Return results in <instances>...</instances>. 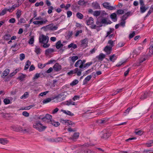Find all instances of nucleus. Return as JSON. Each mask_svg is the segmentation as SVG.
<instances>
[{
  "mask_svg": "<svg viewBox=\"0 0 153 153\" xmlns=\"http://www.w3.org/2000/svg\"><path fill=\"white\" fill-rule=\"evenodd\" d=\"M38 118L45 123H50L52 120V116L48 114H46L45 116L43 115H40L38 117Z\"/></svg>",
  "mask_w": 153,
  "mask_h": 153,
  "instance_id": "nucleus-1",
  "label": "nucleus"
},
{
  "mask_svg": "<svg viewBox=\"0 0 153 153\" xmlns=\"http://www.w3.org/2000/svg\"><path fill=\"white\" fill-rule=\"evenodd\" d=\"M34 128L36 129L39 132L44 131L47 128V126H43L40 122L34 123L33 126Z\"/></svg>",
  "mask_w": 153,
  "mask_h": 153,
  "instance_id": "nucleus-2",
  "label": "nucleus"
},
{
  "mask_svg": "<svg viewBox=\"0 0 153 153\" xmlns=\"http://www.w3.org/2000/svg\"><path fill=\"white\" fill-rule=\"evenodd\" d=\"M49 37L48 36L43 34L40 35L39 37V42L40 43H48Z\"/></svg>",
  "mask_w": 153,
  "mask_h": 153,
  "instance_id": "nucleus-3",
  "label": "nucleus"
},
{
  "mask_svg": "<svg viewBox=\"0 0 153 153\" xmlns=\"http://www.w3.org/2000/svg\"><path fill=\"white\" fill-rule=\"evenodd\" d=\"M68 94L67 92L64 91L59 94L58 96L56 97V98L57 100H59V101H61L65 100Z\"/></svg>",
  "mask_w": 153,
  "mask_h": 153,
  "instance_id": "nucleus-4",
  "label": "nucleus"
},
{
  "mask_svg": "<svg viewBox=\"0 0 153 153\" xmlns=\"http://www.w3.org/2000/svg\"><path fill=\"white\" fill-rule=\"evenodd\" d=\"M82 70L81 69H79L78 68H76L74 70H71L68 73V75L72 74L77 73V74L78 76H80L81 75Z\"/></svg>",
  "mask_w": 153,
  "mask_h": 153,
  "instance_id": "nucleus-5",
  "label": "nucleus"
},
{
  "mask_svg": "<svg viewBox=\"0 0 153 153\" xmlns=\"http://www.w3.org/2000/svg\"><path fill=\"white\" fill-rule=\"evenodd\" d=\"M46 27L48 30L52 31L56 30L58 28V27L56 26H54L53 24V23L47 25Z\"/></svg>",
  "mask_w": 153,
  "mask_h": 153,
  "instance_id": "nucleus-6",
  "label": "nucleus"
},
{
  "mask_svg": "<svg viewBox=\"0 0 153 153\" xmlns=\"http://www.w3.org/2000/svg\"><path fill=\"white\" fill-rule=\"evenodd\" d=\"M48 22V20L45 19L43 20L42 21H34L33 22V23L36 25H38L39 26L40 25H42L44 24H45Z\"/></svg>",
  "mask_w": 153,
  "mask_h": 153,
  "instance_id": "nucleus-7",
  "label": "nucleus"
},
{
  "mask_svg": "<svg viewBox=\"0 0 153 153\" xmlns=\"http://www.w3.org/2000/svg\"><path fill=\"white\" fill-rule=\"evenodd\" d=\"M103 6L106 9L109 10L114 9L115 7L110 5V4L108 2H105L102 4Z\"/></svg>",
  "mask_w": 153,
  "mask_h": 153,
  "instance_id": "nucleus-8",
  "label": "nucleus"
},
{
  "mask_svg": "<svg viewBox=\"0 0 153 153\" xmlns=\"http://www.w3.org/2000/svg\"><path fill=\"white\" fill-rule=\"evenodd\" d=\"M53 68L56 71H59L62 69L61 66L58 63L55 64L53 67Z\"/></svg>",
  "mask_w": 153,
  "mask_h": 153,
  "instance_id": "nucleus-9",
  "label": "nucleus"
},
{
  "mask_svg": "<svg viewBox=\"0 0 153 153\" xmlns=\"http://www.w3.org/2000/svg\"><path fill=\"white\" fill-rule=\"evenodd\" d=\"M105 57V55L103 53H100L99 55L96 56V58L99 61H102Z\"/></svg>",
  "mask_w": 153,
  "mask_h": 153,
  "instance_id": "nucleus-10",
  "label": "nucleus"
},
{
  "mask_svg": "<svg viewBox=\"0 0 153 153\" xmlns=\"http://www.w3.org/2000/svg\"><path fill=\"white\" fill-rule=\"evenodd\" d=\"M112 48L110 46H107L104 48V51L107 53V54H109L111 53Z\"/></svg>",
  "mask_w": 153,
  "mask_h": 153,
  "instance_id": "nucleus-11",
  "label": "nucleus"
},
{
  "mask_svg": "<svg viewBox=\"0 0 153 153\" xmlns=\"http://www.w3.org/2000/svg\"><path fill=\"white\" fill-rule=\"evenodd\" d=\"M54 50L53 48H48L45 51V54L46 55H49L54 52Z\"/></svg>",
  "mask_w": 153,
  "mask_h": 153,
  "instance_id": "nucleus-12",
  "label": "nucleus"
},
{
  "mask_svg": "<svg viewBox=\"0 0 153 153\" xmlns=\"http://www.w3.org/2000/svg\"><path fill=\"white\" fill-rule=\"evenodd\" d=\"M79 134L78 132H75V133L71 137V139L73 140H75L77 139L79 137Z\"/></svg>",
  "mask_w": 153,
  "mask_h": 153,
  "instance_id": "nucleus-13",
  "label": "nucleus"
},
{
  "mask_svg": "<svg viewBox=\"0 0 153 153\" xmlns=\"http://www.w3.org/2000/svg\"><path fill=\"white\" fill-rule=\"evenodd\" d=\"M86 22L87 25H91L94 22V19L92 17H90Z\"/></svg>",
  "mask_w": 153,
  "mask_h": 153,
  "instance_id": "nucleus-14",
  "label": "nucleus"
},
{
  "mask_svg": "<svg viewBox=\"0 0 153 153\" xmlns=\"http://www.w3.org/2000/svg\"><path fill=\"white\" fill-rule=\"evenodd\" d=\"M56 48L57 49H59L60 48L62 47L63 46V45L61 43L60 41H58L56 43Z\"/></svg>",
  "mask_w": 153,
  "mask_h": 153,
  "instance_id": "nucleus-15",
  "label": "nucleus"
},
{
  "mask_svg": "<svg viewBox=\"0 0 153 153\" xmlns=\"http://www.w3.org/2000/svg\"><path fill=\"white\" fill-rule=\"evenodd\" d=\"M92 77L91 75H88L87 76L83 81V84L85 85L89 81Z\"/></svg>",
  "mask_w": 153,
  "mask_h": 153,
  "instance_id": "nucleus-16",
  "label": "nucleus"
},
{
  "mask_svg": "<svg viewBox=\"0 0 153 153\" xmlns=\"http://www.w3.org/2000/svg\"><path fill=\"white\" fill-rule=\"evenodd\" d=\"M10 70L8 69H6L4 71L1 75V77L3 78H4V77L9 74L10 72Z\"/></svg>",
  "mask_w": 153,
  "mask_h": 153,
  "instance_id": "nucleus-17",
  "label": "nucleus"
},
{
  "mask_svg": "<svg viewBox=\"0 0 153 153\" xmlns=\"http://www.w3.org/2000/svg\"><path fill=\"white\" fill-rule=\"evenodd\" d=\"M148 9V7L145 6H142L140 7V12L141 13H144Z\"/></svg>",
  "mask_w": 153,
  "mask_h": 153,
  "instance_id": "nucleus-18",
  "label": "nucleus"
},
{
  "mask_svg": "<svg viewBox=\"0 0 153 153\" xmlns=\"http://www.w3.org/2000/svg\"><path fill=\"white\" fill-rule=\"evenodd\" d=\"M8 142V141L7 139L3 138H0V143L1 144L5 145L7 144Z\"/></svg>",
  "mask_w": 153,
  "mask_h": 153,
  "instance_id": "nucleus-19",
  "label": "nucleus"
},
{
  "mask_svg": "<svg viewBox=\"0 0 153 153\" xmlns=\"http://www.w3.org/2000/svg\"><path fill=\"white\" fill-rule=\"evenodd\" d=\"M117 58V56L115 54H113L110 56V60L112 62H114Z\"/></svg>",
  "mask_w": 153,
  "mask_h": 153,
  "instance_id": "nucleus-20",
  "label": "nucleus"
},
{
  "mask_svg": "<svg viewBox=\"0 0 153 153\" xmlns=\"http://www.w3.org/2000/svg\"><path fill=\"white\" fill-rule=\"evenodd\" d=\"M130 12H127L122 16L121 19L125 21L127 19L128 16L130 15Z\"/></svg>",
  "mask_w": 153,
  "mask_h": 153,
  "instance_id": "nucleus-21",
  "label": "nucleus"
},
{
  "mask_svg": "<svg viewBox=\"0 0 153 153\" xmlns=\"http://www.w3.org/2000/svg\"><path fill=\"white\" fill-rule=\"evenodd\" d=\"M111 136V134L109 132L104 133L101 137L103 139H107Z\"/></svg>",
  "mask_w": 153,
  "mask_h": 153,
  "instance_id": "nucleus-22",
  "label": "nucleus"
},
{
  "mask_svg": "<svg viewBox=\"0 0 153 153\" xmlns=\"http://www.w3.org/2000/svg\"><path fill=\"white\" fill-rule=\"evenodd\" d=\"M149 94V92L145 93L141 95L140 99L143 100L147 98Z\"/></svg>",
  "mask_w": 153,
  "mask_h": 153,
  "instance_id": "nucleus-23",
  "label": "nucleus"
},
{
  "mask_svg": "<svg viewBox=\"0 0 153 153\" xmlns=\"http://www.w3.org/2000/svg\"><path fill=\"white\" fill-rule=\"evenodd\" d=\"M50 123L52 124L55 127H57L60 125V123L59 122H55L53 120H52Z\"/></svg>",
  "mask_w": 153,
  "mask_h": 153,
  "instance_id": "nucleus-24",
  "label": "nucleus"
},
{
  "mask_svg": "<svg viewBox=\"0 0 153 153\" xmlns=\"http://www.w3.org/2000/svg\"><path fill=\"white\" fill-rule=\"evenodd\" d=\"M16 18L19 19L21 16L22 15V11L19 9H17V12L16 13Z\"/></svg>",
  "mask_w": 153,
  "mask_h": 153,
  "instance_id": "nucleus-25",
  "label": "nucleus"
},
{
  "mask_svg": "<svg viewBox=\"0 0 153 153\" xmlns=\"http://www.w3.org/2000/svg\"><path fill=\"white\" fill-rule=\"evenodd\" d=\"M11 37V35L9 33H7L4 35V38L5 40L8 41L10 39Z\"/></svg>",
  "mask_w": 153,
  "mask_h": 153,
  "instance_id": "nucleus-26",
  "label": "nucleus"
},
{
  "mask_svg": "<svg viewBox=\"0 0 153 153\" xmlns=\"http://www.w3.org/2000/svg\"><path fill=\"white\" fill-rule=\"evenodd\" d=\"M148 56H144L141 57L139 59V63L143 62L144 61H145L147 59Z\"/></svg>",
  "mask_w": 153,
  "mask_h": 153,
  "instance_id": "nucleus-27",
  "label": "nucleus"
},
{
  "mask_svg": "<svg viewBox=\"0 0 153 153\" xmlns=\"http://www.w3.org/2000/svg\"><path fill=\"white\" fill-rule=\"evenodd\" d=\"M88 43V39L87 38H85L83 40H82L81 41V45L82 46L85 45V46H87V45Z\"/></svg>",
  "mask_w": 153,
  "mask_h": 153,
  "instance_id": "nucleus-28",
  "label": "nucleus"
},
{
  "mask_svg": "<svg viewBox=\"0 0 153 153\" xmlns=\"http://www.w3.org/2000/svg\"><path fill=\"white\" fill-rule=\"evenodd\" d=\"M117 16L116 13H114L112 14L110 16V17L112 19H113L114 22L117 21Z\"/></svg>",
  "mask_w": 153,
  "mask_h": 153,
  "instance_id": "nucleus-29",
  "label": "nucleus"
},
{
  "mask_svg": "<svg viewBox=\"0 0 153 153\" xmlns=\"http://www.w3.org/2000/svg\"><path fill=\"white\" fill-rule=\"evenodd\" d=\"M61 111L63 112L65 114H66L70 116H73L74 115V114L72 113L71 111H66L65 110H62Z\"/></svg>",
  "mask_w": 153,
  "mask_h": 153,
  "instance_id": "nucleus-30",
  "label": "nucleus"
},
{
  "mask_svg": "<svg viewBox=\"0 0 153 153\" xmlns=\"http://www.w3.org/2000/svg\"><path fill=\"white\" fill-rule=\"evenodd\" d=\"M41 49L38 47L36 46L35 48V52L37 54H40L41 53Z\"/></svg>",
  "mask_w": 153,
  "mask_h": 153,
  "instance_id": "nucleus-31",
  "label": "nucleus"
},
{
  "mask_svg": "<svg viewBox=\"0 0 153 153\" xmlns=\"http://www.w3.org/2000/svg\"><path fill=\"white\" fill-rule=\"evenodd\" d=\"M153 53V45H151L149 48V55L151 56Z\"/></svg>",
  "mask_w": 153,
  "mask_h": 153,
  "instance_id": "nucleus-32",
  "label": "nucleus"
},
{
  "mask_svg": "<svg viewBox=\"0 0 153 153\" xmlns=\"http://www.w3.org/2000/svg\"><path fill=\"white\" fill-rule=\"evenodd\" d=\"M134 132L136 135H141L143 133V132L141 130L137 131V129L135 130Z\"/></svg>",
  "mask_w": 153,
  "mask_h": 153,
  "instance_id": "nucleus-33",
  "label": "nucleus"
},
{
  "mask_svg": "<svg viewBox=\"0 0 153 153\" xmlns=\"http://www.w3.org/2000/svg\"><path fill=\"white\" fill-rule=\"evenodd\" d=\"M31 62L29 60H27L26 64V65L25 67V70H26L27 69L29 68V66L31 65Z\"/></svg>",
  "mask_w": 153,
  "mask_h": 153,
  "instance_id": "nucleus-34",
  "label": "nucleus"
},
{
  "mask_svg": "<svg viewBox=\"0 0 153 153\" xmlns=\"http://www.w3.org/2000/svg\"><path fill=\"white\" fill-rule=\"evenodd\" d=\"M62 139L61 137H58L56 138L55 139H53V140H52V141L55 142H62Z\"/></svg>",
  "mask_w": 153,
  "mask_h": 153,
  "instance_id": "nucleus-35",
  "label": "nucleus"
},
{
  "mask_svg": "<svg viewBox=\"0 0 153 153\" xmlns=\"http://www.w3.org/2000/svg\"><path fill=\"white\" fill-rule=\"evenodd\" d=\"M25 22L26 21L25 19L23 18H21L19 20V22L17 23V25H19L22 23H25Z\"/></svg>",
  "mask_w": 153,
  "mask_h": 153,
  "instance_id": "nucleus-36",
  "label": "nucleus"
},
{
  "mask_svg": "<svg viewBox=\"0 0 153 153\" xmlns=\"http://www.w3.org/2000/svg\"><path fill=\"white\" fill-rule=\"evenodd\" d=\"M72 47L74 49H76L77 48V46L76 44H74L73 43H71L68 46V48H70Z\"/></svg>",
  "mask_w": 153,
  "mask_h": 153,
  "instance_id": "nucleus-37",
  "label": "nucleus"
},
{
  "mask_svg": "<svg viewBox=\"0 0 153 153\" xmlns=\"http://www.w3.org/2000/svg\"><path fill=\"white\" fill-rule=\"evenodd\" d=\"M82 63V60H81L79 59L75 63V67H78L80 66V65Z\"/></svg>",
  "mask_w": 153,
  "mask_h": 153,
  "instance_id": "nucleus-38",
  "label": "nucleus"
},
{
  "mask_svg": "<svg viewBox=\"0 0 153 153\" xmlns=\"http://www.w3.org/2000/svg\"><path fill=\"white\" fill-rule=\"evenodd\" d=\"M79 82L78 81L77 79H75L70 83V85L73 86L76 85Z\"/></svg>",
  "mask_w": 153,
  "mask_h": 153,
  "instance_id": "nucleus-39",
  "label": "nucleus"
},
{
  "mask_svg": "<svg viewBox=\"0 0 153 153\" xmlns=\"http://www.w3.org/2000/svg\"><path fill=\"white\" fill-rule=\"evenodd\" d=\"M76 16L78 19H82L83 17V15L79 12L77 13L76 14Z\"/></svg>",
  "mask_w": 153,
  "mask_h": 153,
  "instance_id": "nucleus-40",
  "label": "nucleus"
},
{
  "mask_svg": "<svg viewBox=\"0 0 153 153\" xmlns=\"http://www.w3.org/2000/svg\"><path fill=\"white\" fill-rule=\"evenodd\" d=\"M101 23H102V24H109V23L107 22V19L106 18H103L101 20Z\"/></svg>",
  "mask_w": 153,
  "mask_h": 153,
  "instance_id": "nucleus-41",
  "label": "nucleus"
},
{
  "mask_svg": "<svg viewBox=\"0 0 153 153\" xmlns=\"http://www.w3.org/2000/svg\"><path fill=\"white\" fill-rule=\"evenodd\" d=\"M25 75L23 74H21V75L18 77V79L21 81H22L25 78Z\"/></svg>",
  "mask_w": 153,
  "mask_h": 153,
  "instance_id": "nucleus-42",
  "label": "nucleus"
},
{
  "mask_svg": "<svg viewBox=\"0 0 153 153\" xmlns=\"http://www.w3.org/2000/svg\"><path fill=\"white\" fill-rule=\"evenodd\" d=\"M139 53V52L137 51L136 50H134L132 53L131 54V55H133V57H134V56H137L138 55Z\"/></svg>",
  "mask_w": 153,
  "mask_h": 153,
  "instance_id": "nucleus-43",
  "label": "nucleus"
},
{
  "mask_svg": "<svg viewBox=\"0 0 153 153\" xmlns=\"http://www.w3.org/2000/svg\"><path fill=\"white\" fill-rule=\"evenodd\" d=\"M34 41V36H31L28 41V43L30 45L32 44L33 43Z\"/></svg>",
  "mask_w": 153,
  "mask_h": 153,
  "instance_id": "nucleus-44",
  "label": "nucleus"
},
{
  "mask_svg": "<svg viewBox=\"0 0 153 153\" xmlns=\"http://www.w3.org/2000/svg\"><path fill=\"white\" fill-rule=\"evenodd\" d=\"M107 122L106 120H99L97 121V122L100 124H104Z\"/></svg>",
  "mask_w": 153,
  "mask_h": 153,
  "instance_id": "nucleus-45",
  "label": "nucleus"
},
{
  "mask_svg": "<svg viewBox=\"0 0 153 153\" xmlns=\"http://www.w3.org/2000/svg\"><path fill=\"white\" fill-rule=\"evenodd\" d=\"M86 3L84 0H80L78 1V4L81 6H83Z\"/></svg>",
  "mask_w": 153,
  "mask_h": 153,
  "instance_id": "nucleus-46",
  "label": "nucleus"
},
{
  "mask_svg": "<svg viewBox=\"0 0 153 153\" xmlns=\"http://www.w3.org/2000/svg\"><path fill=\"white\" fill-rule=\"evenodd\" d=\"M108 44L112 48L113 46H114V41H113L111 40H109L108 41Z\"/></svg>",
  "mask_w": 153,
  "mask_h": 153,
  "instance_id": "nucleus-47",
  "label": "nucleus"
},
{
  "mask_svg": "<svg viewBox=\"0 0 153 153\" xmlns=\"http://www.w3.org/2000/svg\"><path fill=\"white\" fill-rule=\"evenodd\" d=\"M82 153H94V152L91 150L87 149L83 151Z\"/></svg>",
  "mask_w": 153,
  "mask_h": 153,
  "instance_id": "nucleus-48",
  "label": "nucleus"
},
{
  "mask_svg": "<svg viewBox=\"0 0 153 153\" xmlns=\"http://www.w3.org/2000/svg\"><path fill=\"white\" fill-rule=\"evenodd\" d=\"M92 4L96 9H99L100 7L99 4L97 2L93 3Z\"/></svg>",
  "mask_w": 153,
  "mask_h": 153,
  "instance_id": "nucleus-49",
  "label": "nucleus"
},
{
  "mask_svg": "<svg viewBox=\"0 0 153 153\" xmlns=\"http://www.w3.org/2000/svg\"><path fill=\"white\" fill-rule=\"evenodd\" d=\"M40 74L36 73V74L33 77V80H35L38 79L40 76Z\"/></svg>",
  "mask_w": 153,
  "mask_h": 153,
  "instance_id": "nucleus-50",
  "label": "nucleus"
},
{
  "mask_svg": "<svg viewBox=\"0 0 153 153\" xmlns=\"http://www.w3.org/2000/svg\"><path fill=\"white\" fill-rule=\"evenodd\" d=\"M125 23L126 21H123L121 19L120 22L119 24L120 26H122L123 27L125 26Z\"/></svg>",
  "mask_w": 153,
  "mask_h": 153,
  "instance_id": "nucleus-51",
  "label": "nucleus"
},
{
  "mask_svg": "<svg viewBox=\"0 0 153 153\" xmlns=\"http://www.w3.org/2000/svg\"><path fill=\"white\" fill-rule=\"evenodd\" d=\"M28 94L27 92H25L21 97V99H25L27 97Z\"/></svg>",
  "mask_w": 153,
  "mask_h": 153,
  "instance_id": "nucleus-52",
  "label": "nucleus"
},
{
  "mask_svg": "<svg viewBox=\"0 0 153 153\" xmlns=\"http://www.w3.org/2000/svg\"><path fill=\"white\" fill-rule=\"evenodd\" d=\"M51 100V98H48L45 100H44L42 102L43 103H46L50 102Z\"/></svg>",
  "mask_w": 153,
  "mask_h": 153,
  "instance_id": "nucleus-53",
  "label": "nucleus"
},
{
  "mask_svg": "<svg viewBox=\"0 0 153 153\" xmlns=\"http://www.w3.org/2000/svg\"><path fill=\"white\" fill-rule=\"evenodd\" d=\"M44 2L43 1H41L39 2H36L35 4V6L36 7H38L39 6H42L44 5Z\"/></svg>",
  "mask_w": 153,
  "mask_h": 153,
  "instance_id": "nucleus-54",
  "label": "nucleus"
},
{
  "mask_svg": "<svg viewBox=\"0 0 153 153\" xmlns=\"http://www.w3.org/2000/svg\"><path fill=\"white\" fill-rule=\"evenodd\" d=\"M30 131V130L29 128H27L25 129H23L22 132L24 133H29Z\"/></svg>",
  "mask_w": 153,
  "mask_h": 153,
  "instance_id": "nucleus-55",
  "label": "nucleus"
},
{
  "mask_svg": "<svg viewBox=\"0 0 153 153\" xmlns=\"http://www.w3.org/2000/svg\"><path fill=\"white\" fill-rule=\"evenodd\" d=\"M3 102L5 105L9 104L10 102V100L9 99L7 98L5 99Z\"/></svg>",
  "mask_w": 153,
  "mask_h": 153,
  "instance_id": "nucleus-56",
  "label": "nucleus"
},
{
  "mask_svg": "<svg viewBox=\"0 0 153 153\" xmlns=\"http://www.w3.org/2000/svg\"><path fill=\"white\" fill-rule=\"evenodd\" d=\"M114 29H113L110 28V30L107 32V35L105 37L106 38L108 37V36L114 31Z\"/></svg>",
  "mask_w": 153,
  "mask_h": 153,
  "instance_id": "nucleus-57",
  "label": "nucleus"
},
{
  "mask_svg": "<svg viewBox=\"0 0 153 153\" xmlns=\"http://www.w3.org/2000/svg\"><path fill=\"white\" fill-rule=\"evenodd\" d=\"M153 11V6H152L150 7L149 10L148 12L147 15L146 16H147L150 15V14Z\"/></svg>",
  "mask_w": 153,
  "mask_h": 153,
  "instance_id": "nucleus-58",
  "label": "nucleus"
},
{
  "mask_svg": "<svg viewBox=\"0 0 153 153\" xmlns=\"http://www.w3.org/2000/svg\"><path fill=\"white\" fill-rule=\"evenodd\" d=\"M19 6V4H14V5H13L11 7L13 11L16 8L18 7Z\"/></svg>",
  "mask_w": 153,
  "mask_h": 153,
  "instance_id": "nucleus-59",
  "label": "nucleus"
},
{
  "mask_svg": "<svg viewBox=\"0 0 153 153\" xmlns=\"http://www.w3.org/2000/svg\"><path fill=\"white\" fill-rule=\"evenodd\" d=\"M19 56V59L21 61H22L24 59L25 57V55L24 53L20 54Z\"/></svg>",
  "mask_w": 153,
  "mask_h": 153,
  "instance_id": "nucleus-60",
  "label": "nucleus"
},
{
  "mask_svg": "<svg viewBox=\"0 0 153 153\" xmlns=\"http://www.w3.org/2000/svg\"><path fill=\"white\" fill-rule=\"evenodd\" d=\"M92 64V62H87L83 66V68H86L89 67L90 65H91Z\"/></svg>",
  "mask_w": 153,
  "mask_h": 153,
  "instance_id": "nucleus-61",
  "label": "nucleus"
},
{
  "mask_svg": "<svg viewBox=\"0 0 153 153\" xmlns=\"http://www.w3.org/2000/svg\"><path fill=\"white\" fill-rule=\"evenodd\" d=\"M53 9V7L51 6L48 7V12L49 14H50L52 12V10Z\"/></svg>",
  "mask_w": 153,
  "mask_h": 153,
  "instance_id": "nucleus-62",
  "label": "nucleus"
},
{
  "mask_svg": "<svg viewBox=\"0 0 153 153\" xmlns=\"http://www.w3.org/2000/svg\"><path fill=\"white\" fill-rule=\"evenodd\" d=\"M7 12L5 8H4L2 11L0 12V16H3Z\"/></svg>",
  "mask_w": 153,
  "mask_h": 153,
  "instance_id": "nucleus-63",
  "label": "nucleus"
},
{
  "mask_svg": "<svg viewBox=\"0 0 153 153\" xmlns=\"http://www.w3.org/2000/svg\"><path fill=\"white\" fill-rule=\"evenodd\" d=\"M78 59V57L77 56H74L71 57V60L73 62H74Z\"/></svg>",
  "mask_w": 153,
  "mask_h": 153,
  "instance_id": "nucleus-64",
  "label": "nucleus"
}]
</instances>
